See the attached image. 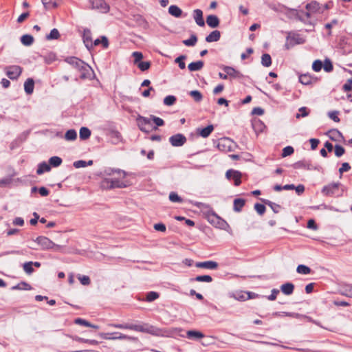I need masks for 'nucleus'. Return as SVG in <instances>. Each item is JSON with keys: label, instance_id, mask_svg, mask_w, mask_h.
Listing matches in <instances>:
<instances>
[{"label": "nucleus", "instance_id": "nucleus-18", "mask_svg": "<svg viewBox=\"0 0 352 352\" xmlns=\"http://www.w3.org/2000/svg\"><path fill=\"white\" fill-rule=\"evenodd\" d=\"M186 338L190 340H198L204 338V334L196 330H189L186 332Z\"/></svg>", "mask_w": 352, "mask_h": 352}, {"label": "nucleus", "instance_id": "nucleus-28", "mask_svg": "<svg viewBox=\"0 0 352 352\" xmlns=\"http://www.w3.org/2000/svg\"><path fill=\"white\" fill-rule=\"evenodd\" d=\"M51 170V167L50 164H47L45 162H43L40 163L38 166V168L36 170V173L38 175H41L45 172H48Z\"/></svg>", "mask_w": 352, "mask_h": 352}, {"label": "nucleus", "instance_id": "nucleus-12", "mask_svg": "<svg viewBox=\"0 0 352 352\" xmlns=\"http://www.w3.org/2000/svg\"><path fill=\"white\" fill-rule=\"evenodd\" d=\"M226 177L228 179H232L234 182V185L236 186H239L241 183V173L238 170L232 169L228 170L226 173Z\"/></svg>", "mask_w": 352, "mask_h": 352}, {"label": "nucleus", "instance_id": "nucleus-14", "mask_svg": "<svg viewBox=\"0 0 352 352\" xmlns=\"http://www.w3.org/2000/svg\"><path fill=\"white\" fill-rule=\"evenodd\" d=\"M195 266L199 268L216 270L217 269L219 264L216 261H207L204 262H197L196 263Z\"/></svg>", "mask_w": 352, "mask_h": 352}, {"label": "nucleus", "instance_id": "nucleus-37", "mask_svg": "<svg viewBox=\"0 0 352 352\" xmlns=\"http://www.w3.org/2000/svg\"><path fill=\"white\" fill-rule=\"evenodd\" d=\"M100 43H102V46L104 48H107L108 46H109V41H108V39L106 36H101V38H97L96 39L94 43H93V45H98Z\"/></svg>", "mask_w": 352, "mask_h": 352}, {"label": "nucleus", "instance_id": "nucleus-44", "mask_svg": "<svg viewBox=\"0 0 352 352\" xmlns=\"http://www.w3.org/2000/svg\"><path fill=\"white\" fill-rule=\"evenodd\" d=\"M296 272L298 274L306 275L311 272V269L305 265H299L296 268Z\"/></svg>", "mask_w": 352, "mask_h": 352}, {"label": "nucleus", "instance_id": "nucleus-32", "mask_svg": "<svg viewBox=\"0 0 352 352\" xmlns=\"http://www.w3.org/2000/svg\"><path fill=\"white\" fill-rule=\"evenodd\" d=\"M93 164V160H89L87 162L85 160H78L74 162V166L76 168H84L87 166H91Z\"/></svg>", "mask_w": 352, "mask_h": 352}, {"label": "nucleus", "instance_id": "nucleus-35", "mask_svg": "<svg viewBox=\"0 0 352 352\" xmlns=\"http://www.w3.org/2000/svg\"><path fill=\"white\" fill-rule=\"evenodd\" d=\"M62 159L58 156L51 157L49 160L50 166L53 167H58L62 164Z\"/></svg>", "mask_w": 352, "mask_h": 352}, {"label": "nucleus", "instance_id": "nucleus-59", "mask_svg": "<svg viewBox=\"0 0 352 352\" xmlns=\"http://www.w3.org/2000/svg\"><path fill=\"white\" fill-rule=\"evenodd\" d=\"M299 81L303 85H309L311 83L309 76L304 74L299 76Z\"/></svg>", "mask_w": 352, "mask_h": 352}, {"label": "nucleus", "instance_id": "nucleus-21", "mask_svg": "<svg viewBox=\"0 0 352 352\" xmlns=\"http://www.w3.org/2000/svg\"><path fill=\"white\" fill-rule=\"evenodd\" d=\"M221 33L219 30H214L206 37L208 43L216 42L220 39Z\"/></svg>", "mask_w": 352, "mask_h": 352}, {"label": "nucleus", "instance_id": "nucleus-16", "mask_svg": "<svg viewBox=\"0 0 352 352\" xmlns=\"http://www.w3.org/2000/svg\"><path fill=\"white\" fill-rule=\"evenodd\" d=\"M83 42L87 49L93 47V43L91 41V32L89 29L84 30Z\"/></svg>", "mask_w": 352, "mask_h": 352}, {"label": "nucleus", "instance_id": "nucleus-54", "mask_svg": "<svg viewBox=\"0 0 352 352\" xmlns=\"http://www.w3.org/2000/svg\"><path fill=\"white\" fill-rule=\"evenodd\" d=\"M176 101V98L174 96H168L164 99V104L167 106L173 105Z\"/></svg>", "mask_w": 352, "mask_h": 352}, {"label": "nucleus", "instance_id": "nucleus-36", "mask_svg": "<svg viewBox=\"0 0 352 352\" xmlns=\"http://www.w3.org/2000/svg\"><path fill=\"white\" fill-rule=\"evenodd\" d=\"M80 138L81 140L88 139L91 135V131L87 127H81L80 129Z\"/></svg>", "mask_w": 352, "mask_h": 352}, {"label": "nucleus", "instance_id": "nucleus-3", "mask_svg": "<svg viewBox=\"0 0 352 352\" xmlns=\"http://www.w3.org/2000/svg\"><path fill=\"white\" fill-rule=\"evenodd\" d=\"M131 330L148 333L155 336H166V331L148 324H132Z\"/></svg>", "mask_w": 352, "mask_h": 352}, {"label": "nucleus", "instance_id": "nucleus-1", "mask_svg": "<svg viewBox=\"0 0 352 352\" xmlns=\"http://www.w3.org/2000/svg\"><path fill=\"white\" fill-rule=\"evenodd\" d=\"M198 208H201L204 213L205 217L207 219L208 221L212 224V226L220 228V229H226V227H228V223L219 217L211 208V207L204 203H197L195 204Z\"/></svg>", "mask_w": 352, "mask_h": 352}, {"label": "nucleus", "instance_id": "nucleus-55", "mask_svg": "<svg viewBox=\"0 0 352 352\" xmlns=\"http://www.w3.org/2000/svg\"><path fill=\"white\" fill-rule=\"evenodd\" d=\"M294 148L291 146H287L283 149L282 157H285L294 153Z\"/></svg>", "mask_w": 352, "mask_h": 352}, {"label": "nucleus", "instance_id": "nucleus-22", "mask_svg": "<svg viewBox=\"0 0 352 352\" xmlns=\"http://www.w3.org/2000/svg\"><path fill=\"white\" fill-rule=\"evenodd\" d=\"M34 88V81L32 78H28L24 83V89L27 94L33 93Z\"/></svg>", "mask_w": 352, "mask_h": 352}, {"label": "nucleus", "instance_id": "nucleus-13", "mask_svg": "<svg viewBox=\"0 0 352 352\" xmlns=\"http://www.w3.org/2000/svg\"><path fill=\"white\" fill-rule=\"evenodd\" d=\"M169 142L173 146H182L186 142V138L181 133L172 135L169 138Z\"/></svg>", "mask_w": 352, "mask_h": 352}, {"label": "nucleus", "instance_id": "nucleus-7", "mask_svg": "<svg viewBox=\"0 0 352 352\" xmlns=\"http://www.w3.org/2000/svg\"><path fill=\"white\" fill-rule=\"evenodd\" d=\"M91 9L98 10L101 13H107L109 11V6L104 0H89Z\"/></svg>", "mask_w": 352, "mask_h": 352}, {"label": "nucleus", "instance_id": "nucleus-52", "mask_svg": "<svg viewBox=\"0 0 352 352\" xmlns=\"http://www.w3.org/2000/svg\"><path fill=\"white\" fill-rule=\"evenodd\" d=\"M186 56L185 55H181L175 59V62L178 63L180 69H184L186 68V64L184 63V60Z\"/></svg>", "mask_w": 352, "mask_h": 352}, {"label": "nucleus", "instance_id": "nucleus-5", "mask_svg": "<svg viewBox=\"0 0 352 352\" xmlns=\"http://www.w3.org/2000/svg\"><path fill=\"white\" fill-rule=\"evenodd\" d=\"M138 124L142 131L148 133L152 129V116L149 118L139 116L137 119Z\"/></svg>", "mask_w": 352, "mask_h": 352}, {"label": "nucleus", "instance_id": "nucleus-39", "mask_svg": "<svg viewBox=\"0 0 352 352\" xmlns=\"http://www.w3.org/2000/svg\"><path fill=\"white\" fill-rule=\"evenodd\" d=\"M76 324L83 325L88 327H91L94 329H98V327L97 325H94L89 322L88 321L82 319V318H76L74 321Z\"/></svg>", "mask_w": 352, "mask_h": 352}, {"label": "nucleus", "instance_id": "nucleus-58", "mask_svg": "<svg viewBox=\"0 0 352 352\" xmlns=\"http://www.w3.org/2000/svg\"><path fill=\"white\" fill-rule=\"evenodd\" d=\"M254 209L258 214L263 215L265 213L266 208L263 204L257 203L254 205Z\"/></svg>", "mask_w": 352, "mask_h": 352}, {"label": "nucleus", "instance_id": "nucleus-20", "mask_svg": "<svg viewBox=\"0 0 352 352\" xmlns=\"http://www.w3.org/2000/svg\"><path fill=\"white\" fill-rule=\"evenodd\" d=\"M206 23L210 28H217L219 24V20L216 15H209L206 18Z\"/></svg>", "mask_w": 352, "mask_h": 352}, {"label": "nucleus", "instance_id": "nucleus-19", "mask_svg": "<svg viewBox=\"0 0 352 352\" xmlns=\"http://www.w3.org/2000/svg\"><path fill=\"white\" fill-rule=\"evenodd\" d=\"M213 130H214L213 125L210 124L205 128L198 129L197 133L201 137L206 138H208L210 135V133L213 131Z\"/></svg>", "mask_w": 352, "mask_h": 352}, {"label": "nucleus", "instance_id": "nucleus-26", "mask_svg": "<svg viewBox=\"0 0 352 352\" xmlns=\"http://www.w3.org/2000/svg\"><path fill=\"white\" fill-rule=\"evenodd\" d=\"M168 12L170 15L179 18L182 14V10L177 6L172 5L168 8Z\"/></svg>", "mask_w": 352, "mask_h": 352}, {"label": "nucleus", "instance_id": "nucleus-34", "mask_svg": "<svg viewBox=\"0 0 352 352\" xmlns=\"http://www.w3.org/2000/svg\"><path fill=\"white\" fill-rule=\"evenodd\" d=\"M76 138L77 133L74 129H69L65 134V139L67 141H74Z\"/></svg>", "mask_w": 352, "mask_h": 352}, {"label": "nucleus", "instance_id": "nucleus-4", "mask_svg": "<svg viewBox=\"0 0 352 352\" xmlns=\"http://www.w3.org/2000/svg\"><path fill=\"white\" fill-rule=\"evenodd\" d=\"M34 242L36 243L42 250H54L56 252H62L63 247L55 244L52 241H51L50 239H48L46 236H38L35 240Z\"/></svg>", "mask_w": 352, "mask_h": 352}, {"label": "nucleus", "instance_id": "nucleus-40", "mask_svg": "<svg viewBox=\"0 0 352 352\" xmlns=\"http://www.w3.org/2000/svg\"><path fill=\"white\" fill-rule=\"evenodd\" d=\"M264 203L269 206L272 210L274 211V213H278L281 209V206L278 204H276L271 201L269 200H265Z\"/></svg>", "mask_w": 352, "mask_h": 352}, {"label": "nucleus", "instance_id": "nucleus-31", "mask_svg": "<svg viewBox=\"0 0 352 352\" xmlns=\"http://www.w3.org/2000/svg\"><path fill=\"white\" fill-rule=\"evenodd\" d=\"M320 9L319 3L316 1L311 2L307 4L306 10L309 11L311 14L318 12Z\"/></svg>", "mask_w": 352, "mask_h": 352}, {"label": "nucleus", "instance_id": "nucleus-25", "mask_svg": "<svg viewBox=\"0 0 352 352\" xmlns=\"http://www.w3.org/2000/svg\"><path fill=\"white\" fill-rule=\"evenodd\" d=\"M107 182L110 183L111 188H124L126 186L124 182L118 179H108Z\"/></svg>", "mask_w": 352, "mask_h": 352}, {"label": "nucleus", "instance_id": "nucleus-51", "mask_svg": "<svg viewBox=\"0 0 352 352\" xmlns=\"http://www.w3.org/2000/svg\"><path fill=\"white\" fill-rule=\"evenodd\" d=\"M137 66L141 71L144 72L150 68L151 63L149 61H141Z\"/></svg>", "mask_w": 352, "mask_h": 352}, {"label": "nucleus", "instance_id": "nucleus-33", "mask_svg": "<svg viewBox=\"0 0 352 352\" xmlns=\"http://www.w3.org/2000/svg\"><path fill=\"white\" fill-rule=\"evenodd\" d=\"M189 95L193 98V100L197 102H201L203 99V95L198 90H192L189 92Z\"/></svg>", "mask_w": 352, "mask_h": 352}, {"label": "nucleus", "instance_id": "nucleus-47", "mask_svg": "<svg viewBox=\"0 0 352 352\" xmlns=\"http://www.w3.org/2000/svg\"><path fill=\"white\" fill-rule=\"evenodd\" d=\"M298 111L299 113L296 116V118H305L309 114V110L305 107H300Z\"/></svg>", "mask_w": 352, "mask_h": 352}, {"label": "nucleus", "instance_id": "nucleus-63", "mask_svg": "<svg viewBox=\"0 0 352 352\" xmlns=\"http://www.w3.org/2000/svg\"><path fill=\"white\" fill-rule=\"evenodd\" d=\"M338 111H330L328 113L329 117L336 122H340V118H338Z\"/></svg>", "mask_w": 352, "mask_h": 352}, {"label": "nucleus", "instance_id": "nucleus-50", "mask_svg": "<svg viewBox=\"0 0 352 352\" xmlns=\"http://www.w3.org/2000/svg\"><path fill=\"white\" fill-rule=\"evenodd\" d=\"M334 151H335V155L338 157H340L344 154L345 149L343 146H342L339 144H336L334 147Z\"/></svg>", "mask_w": 352, "mask_h": 352}, {"label": "nucleus", "instance_id": "nucleus-6", "mask_svg": "<svg viewBox=\"0 0 352 352\" xmlns=\"http://www.w3.org/2000/svg\"><path fill=\"white\" fill-rule=\"evenodd\" d=\"M217 146L219 151L228 153L233 150L234 144L230 138H224L218 140Z\"/></svg>", "mask_w": 352, "mask_h": 352}, {"label": "nucleus", "instance_id": "nucleus-24", "mask_svg": "<svg viewBox=\"0 0 352 352\" xmlns=\"http://www.w3.org/2000/svg\"><path fill=\"white\" fill-rule=\"evenodd\" d=\"M203 67L204 62L202 60L192 62L188 65V68L190 72L199 71L203 68Z\"/></svg>", "mask_w": 352, "mask_h": 352}, {"label": "nucleus", "instance_id": "nucleus-2", "mask_svg": "<svg viewBox=\"0 0 352 352\" xmlns=\"http://www.w3.org/2000/svg\"><path fill=\"white\" fill-rule=\"evenodd\" d=\"M65 62L80 72V77L81 78H86L89 76L91 67L82 60L74 56H71L67 57L65 59Z\"/></svg>", "mask_w": 352, "mask_h": 352}, {"label": "nucleus", "instance_id": "nucleus-57", "mask_svg": "<svg viewBox=\"0 0 352 352\" xmlns=\"http://www.w3.org/2000/svg\"><path fill=\"white\" fill-rule=\"evenodd\" d=\"M132 56L134 58V64L138 65L143 58V54L140 52H134L132 53Z\"/></svg>", "mask_w": 352, "mask_h": 352}, {"label": "nucleus", "instance_id": "nucleus-48", "mask_svg": "<svg viewBox=\"0 0 352 352\" xmlns=\"http://www.w3.org/2000/svg\"><path fill=\"white\" fill-rule=\"evenodd\" d=\"M195 280L197 282L211 283L212 281V278L209 275H201L196 276Z\"/></svg>", "mask_w": 352, "mask_h": 352}, {"label": "nucleus", "instance_id": "nucleus-46", "mask_svg": "<svg viewBox=\"0 0 352 352\" xmlns=\"http://www.w3.org/2000/svg\"><path fill=\"white\" fill-rule=\"evenodd\" d=\"M60 36L59 32L57 29L54 28L51 30L50 33L46 36L47 40L57 39Z\"/></svg>", "mask_w": 352, "mask_h": 352}, {"label": "nucleus", "instance_id": "nucleus-53", "mask_svg": "<svg viewBox=\"0 0 352 352\" xmlns=\"http://www.w3.org/2000/svg\"><path fill=\"white\" fill-rule=\"evenodd\" d=\"M159 298L158 293L155 292H150L146 294V300L148 302H152Z\"/></svg>", "mask_w": 352, "mask_h": 352}, {"label": "nucleus", "instance_id": "nucleus-38", "mask_svg": "<svg viewBox=\"0 0 352 352\" xmlns=\"http://www.w3.org/2000/svg\"><path fill=\"white\" fill-rule=\"evenodd\" d=\"M46 9H52L58 6L56 0H41Z\"/></svg>", "mask_w": 352, "mask_h": 352}, {"label": "nucleus", "instance_id": "nucleus-30", "mask_svg": "<svg viewBox=\"0 0 352 352\" xmlns=\"http://www.w3.org/2000/svg\"><path fill=\"white\" fill-rule=\"evenodd\" d=\"M109 135L113 144H116L122 141L121 134L118 131H111Z\"/></svg>", "mask_w": 352, "mask_h": 352}, {"label": "nucleus", "instance_id": "nucleus-43", "mask_svg": "<svg viewBox=\"0 0 352 352\" xmlns=\"http://www.w3.org/2000/svg\"><path fill=\"white\" fill-rule=\"evenodd\" d=\"M12 289H19V290H30L32 287L25 282H21L18 285L13 286Z\"/></svg>", "mask_w": 352, "mask_h": 352}, {"label": "nucleus", "instance_id": "nucleus-41", "mask_svg": "<svg viewBox=\"0 0 352 352\" xmlns=\"http://www.w3.org/2000/svg\"><path fill=\"white\" fill-rule=\"evenodd\" d=\"M261 63L264 67H270L272 64V58L270 54H264L261 57Z\"/></svg>", "mask_w": 352, "mask_h": 352}, {"label": "nucleus", "instance_id": "nucleus-29", "mask_svg": "<svg viewBox=\"0 0 352 352\" xmlns=\"http://www.w3.org/2000/svg\"><path fill=\"white\" fill-rule=\"evenodd\" d=\"M21 42L25 46H30L34 42V38L30 34H24L21 37Z\"/></svg>", "mask_w": 352, "mask_h": 352}, {"label": "nucleus", "instance_id": "nucleus-45", "mask_svg": "<svg viewBox=\"0 0 352 352\" xmlns=\"http://www.w3.org/2000/svg\"><path fill=\"white\" fill-rule=\"evenodd\" d=\"M197 41V37L195 34H192L190 38L184 40L182 42L186 46H194Z\"/></svg>", "mask_w": 352, "mask_h": 352}, {"label": "nucleus", "instance_id": "nucleus-9", "mask_svg": "<svg viewBox=\"0 0 352 352\" xmlns=\"http://www.w3.org/2000/svg\"><path fill=\"white\" fill-rule=\"evenodd\" d=\"M305 42L304 38H302L299 34H294L292 36H289L287 38V43L285 44V47L287 49H289L290 47H294L296 45L303 44Z\"/></svg>", "mask_w": 352, "mask_h": 352}, {"label": "nucleus", "instance_id": "nucleus-61", "mask_svg": "<svg viewBox=\"0 0 352 352\" xmlns=\"http://www.w3.org/2000/svg\"><path fill=\"white\" fill-rule=\"evenodd\" d=\"M322 67V63L320 60H316L313 63L312 68L315 72H319Z\"/></svg>", "mask_w": 352, "mask_h": 352}, {"label": "nucleus", "instance_id": "nucleus-23", "mask_svg": "<svg viewBox=\"0 0 352 352\" xmlns=\"http://www.w3.org/2000/svg\"><path fill=\"white\" fill-rule=\"evenodd\" d=\"M280 289L285 295H291L294 289V285L291 283H287L281 285Z\"/></svg>", "mask_w": 352, "mask_h": 352}, {"label": "nucleus", "instance_id": "nucleus-42", "mask_svg": "<svg viewBox=\"0 0 352 352\" xmlns=\"http://www.w3.org/2000/svg\"><path fill=\"white\" fill-rule=\"evenodd\" d=\"M329 138L334 141L339 140L340 138H342V133L337 129H333L329 131Z\"/></svg>", "mask_w": 352, "mask_h": 352}, {"label": "nucleus", "instance_id": "nucleus-49", "mask_svg": "<svg viewBox=\"0 0 352 352\" xmlns=\"http://www.w3.org/2000/svg\"><path fill=\"white\" fill-rule=\"evenodd\" d=\"M32 266H33L32 261L26 262L23 264V270L28 274H31L34 272V268L32 267Z\"/></svg>", "mask_w": 352, "mask_h": 352}, {"label": "nucleus", "instance_id": "nucleus-27", "mask_svg": "<svg viewBox=\"0 0 352 352\" xmlns=\"http://www.w3.org/2000/svg\"><path fill=\"white\" fill-rule=\"evenodd\" d=\"M245 203L243 199H235L234 200L233 209L235 212H241Z\"/></svg>", "mask_w": 352, "mask_h": 352}, {"label": "nucleus", "instance_id": "nucleus-10", "mask_svg": "<svg viewBox=\"0 0 352 352\" xmlns=\"http://www.w3.org/2000/svg\"><path fill=\"white\" fill-rule=\"evenodd\" d=\"M296 16V19L303 22L305 24L311 23L310 17L311 14L309 11H303V10H291Z\"/></svg>", "mask_w": 352, "mask_h": 352}, {"label": "nucleus", "instance_id": "nucleus-11", "mask_svg": "<svg viewBox=\"0 0 352 352\" xmlns=\"http://www.w3.org/2000/svg\"><path fill=\"white\" fill-rule=\"evenodd\" d=\"M340 186V184L338 182L324 186L322 189V193L326 196H333L338 192Z\"/></svg>", "mask_w": 352, "mask_h": 352}, {"label": "nucleus", "instance_id": "nucleus-60", "mask_svg": "<svg viewBox=\"0 0 352 352\" xmlns=\"http://www.w3.org/2000/svg\"><path fill=\"white\" fill-rule=\"evenodd\" d=\"M295 168H307L309 169V164L304 161H299L294 164Z\"/></svg>", "mask_w": 352, "mask_h": 352}, {"label": "nucleus", "instance_id": "nucleus-62", "mask_svg": "<svg viewBox=\"0 0 352 352\" xmlns=\"http://www.w3.org/2000/svg\"><path fill=\"white\" fill-rule=\"evenodd\" d=\"M322 67H323L324 71L327 72H329L333 70V65H332L331 62L329 60H326L324 61V65H322Z\"/></svg>", "mask_w": 352, "mask_h": 352}, {"label": "nucleus", "instance_id": "nucleus-56", "mask_svg": "<svg viewBox=\"0 0 352 352\" xmlns=\"http://www.w3.org/2000/svg\"><path fill=\"white\" fill-rule=\"evenodd\" d=\"M169 199L172 202L181 203L182 201V198L175 192H171L169 194Z\"/></svg>", "mask_w": 352, "mask_h": 352}, {"label": "nucleus", "instance_id": "nucleus-8", "mask_svg": "<svg viewBox=\"0 0 352 352\" xmlns=\"http://www.w3.org/2000/svg\"><path fill=\"white\" fill-rule=\"evenodd\" d=\"M5 71L10 79L16 80L21 75L22 68L19 65H11L6 67Z\"/></svg>", "mask_w": 352, "mask_h": 352}, {"label": "nucleus", "instance_id": "nucleus-15", "mask_svg": "<svg viewBox=\"0 0 352 352\" xmlns=\"http://www.w3.org/2000/svg\"><path fill=\"white\" fill-rule=\"evenodd\" d=\"M223 70L227 74L228 77L232 78H241L243 75L237 70L232 67L224 66Z\"/></svg>", "mask_w": 352, "mask_h": 352}, {"label": "nucleus", "instance_id": "nucleus-64", "mask_svg": "<svg viewBox=\"0 0 352 352\" xmlns=\"http://www.w3.org/2000/svg\"><path fill=\"white\" fill-rule=\"evenodd\" d=\"M342 294L347 297L352 298V285H348L345 287Z\"/></svg>", "mask_w": 352, "mask_h": 352}, {"label": "nucleus", "instance_id": "nucleus-17", "mask_svg": "<svg viewBox=\"0 0 352 352\" xmlns=\"http://www.w3.org/2000/svg\"><path fill=\"white\" fill-rule=\"evenodd\" d=\"M193 17L196 23L199 26H204L205 22L203 18V12L199 9H196L193 12Z\"/></svg>", "mask_w": 352, "mask_h": 352}]
</instances>
